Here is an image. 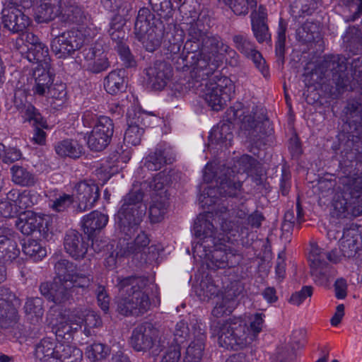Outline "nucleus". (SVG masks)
Listing matches in <instances>:
<instances>
[{"label": "nucleus", "mask_w": 362, "mask_h": 362, "mask_svg": "<svg viewBox=\"0 0 362 362\" xmlns=\"http://www.w3.org/2000/svg\"><path fill=\"white\" fill-rule=\"evenodd\" d=\"M240 223L239 221H224L221 223V230L226 236L225 238H218V240H223V242H233L239 234Z\"/></svg>", "instance_id": "48"}, {"label": "nucleus", "mask_w": 362, "mask_h": 362, "mask_svg": "<svg viewBox=\"0 0 362 362\" xmlns=\"http://www.w3.org/2000/svg\"><path fill=\"white\" fill-rule=\"evenodd\" d=\"M333 206L338 216L346 211L362 213V172L354 168L339 177Z\"/></svg>", "instance_id": "3"}, {"label": "nucleus", "mask_w": 362, "mask_h": 362, "mask_svg": "<svg viewBox=\"0 0 362 362\" xmlns=\"http://www.w3.org/2000/svg\"><path fill=\"white\" fill-rule=\"evenodd\" d=\"M110 354L109 348L102 343L92 344V361H100L106 358Z\"/></svg>", "instance_id": "62"}, {"label": "nucleus", "mask_w": 362, "mask_h": 362, "mask_svg": "<svg viewBox=\"0 0 362 362\" xmlns=\"http://www.w3.org/2000/svg\"><path fill=\"white\" fill-rule=\"evenodd\" d=\"M82 357V351L74 345L63 342L56 345L55 358L60 362H79Z\"/></svg>", "instance_id": "26"}, {"label": "nucleus", "mask_w": 362, "mask_h": 362, "mask_svg": "<svg viewBox=\"0 0 362 362\" xmlns=\"http://www.w3.org/2000/svg\"><path fill=\"white\" fill-rule=\"evenodd\" d=\"M28 320L33 324H37L42 320L44 315V300L39 297L30 298L24 305Z\"/></svg>", "instance_id": "30"}, {"label": "nucleus", "mask_w": 362, "mask_h": 362, "mask_svg": "<svg viewBox=\"0 0 362 362\" xmlns=\"http://www.w3.org/2000/svg\"><path fill=\"white\" fill-rule=\"evenodd\" d=\"M264 315H253L221 321L212 320L211 334L218 337V344L227 349H241L251 344L262 331Z\"/></svg>", "instance_id": "2"}, {"label": "nucleus", "mask_w": 362, "mask_h": 362, "mask_svg": "<svg viewBox=\"0 0 362 362\" xmlns=\"http://www.w3.org/2000/svg\"><path fill=\"white\" fill-rule=\"evenodd\" d=\"M81 228L87 236V240H85L82 235L75 230L66 231L64 238L65 252L76 261L84 259L88 250V241L90 240V214L83 216L81 221Z\"/></svg>", "instance_id": "9"}, {"label": "nucleus", "mask_w": 362, "mask_h": 362, "mask_svg": "<svg viewBox=\"0 0 362 362\" xmlns=\"http://www.w3.org/2000/svg\"><path fill=\"white\" fill-rule=\"evenodd\" d=\"M327 66L332 73L333 80L336 81L337 86L344 88L347 86V80L344 79V71L346 66L344 58L338 56L332 57L330 60L325 62Z\"/></svg>", "instance_id": "27"}, {"label": "nucleus", "mask_w": 362, "mask_h": 362, "mask_svg": "<svg viewBox=\"0 0 362 362\" xmlns=\"http://www.w3.org/2000/svg\"><path fill=\"white\" fill-rule=\"evenodd\" d=\"M37 197L35 194H32L30 191L24 190L20 193L18 199H17V206L20 209H27L32 207L37 203Z\"/></svg>", "instance_id": "55"}, {"label": "nucleus", "mask_w": 362, "mask_h": 362, "mask_svg": "<svg viewBox=\"0 0 362 362\" xmlns=\"http://www.w3.org/2000/svg\"><path fill=\"white\" fill-rule=\"evenodd\" d=\"M19 38L16 40V45H18L20 42H24L27 49L31 46H34L35 44L40 42V38L31 32H21Z\"/></svg>", "instance_id": "63"}, {"label": "nucleus", "mask_w": 362, "mask_h": 362, "mask_svg": "<svg viewBox=\"0 0 362 362\" xmlns=\"http://www.w3.org/2000/svg\"><path fill=\"white\" fill-rule=\"evenodd\" d=\"M11 173L12 181L23 187L34 186L37 180L33 173L21 165H13L11 168Z\"/></svg>", "instance_id": "31"}, {"label": "nucleus", "mask_w": 362, "mask_h": 362, "mask_svg": "<svg viewBox=\"0 0 362 362\" xmlns=\"http://www.w3.org/2000/svg\"><path fill=\"white\" fill-rule=\"evenodd\" d=\"M231 300L229 298H222L218 301L211 311L214 317L219 318L225 315H228L233 311V308H230Z\"/></svg>", "instance_id": "51"}, {"label": "nucleus", "mask_w": 362, "mask_h": 362, "mask_svg": "<svg viewBox=\"0 0 362 362\" xmlns=\"http://www.w3.org/2000/svg\"><path fill=\"white\" fill-rule=\"evenodd\" d=\"M130 344L136 351H157L163 346L158 329L148 322L139 325L134 329Z\"/></svg>", "instance_id": "10"}, {"label": "nucleus", "mask_w": 362, "mask_h": 362, "mask_svg": "<svg viewBox=\"0 0 362 362\" xmlns=\"http://www.w3.org/2000/svg\"><path fill=\"white\" fill-rule=\"evenodd\" d=\"M148 244L149 239L147 235L144 232H141L137 235L134 243H128L127 248L124 250H121L119 252H117V257L138 253L145 248Z\"/></svg>", "instance_id": "41"}, {"label": "nucleus", "mask_w": 362, "mask_h": 362, "mask_svg": "<svg viewBox=\"0 0 362 362\" xmlns=\"http://www.w3.org/2000/svg\"><path fill=\"white\" fill-rule=\"evenodd\" d=\"M218 289L217 286L210 279L203 280L200 283V293L199 295L203 296L204 300L209 299L218 294Z\"/></svg>", "instance_id": "54"}, {"label": "nucleus", "mask_w": 362, "mask_h": 362, "mask_svg": "<svg viewBox=\"0 0 362 362\" xmlns=\"http://www.w3.org/2000/svg\"><path fill=\"white\" fill-rule=\"evenodd\" d=\"M213 74L200 80L198 86H193V79L190 75L189 86L201 95L212 110L219 111L230 100L235 86L232 80L226 76H221L216 81L208 80Z\"/></svg>", "instance_id": "6"}, {"label": "nucleus", "mask_w": 362, "mask_h": 362, "mask_svg": "<svg viewBox=\"0 0 362 362\" xmlns=\"http://www.w3.org/2000/svg\"><path fill=\"white\" fill-rule=\"evenodd\" d=\"M136 36L148 52L156 50L161 42L160 35L157 33L154 28L149 29L145 33L136 35Z\"/></svg>", "instance_id": "42"}, {"label": "nucleus", "mask_w": 362, "mask_h": 362, "mask_svg": "<svg viewBox=\"0 0 362 362\" xmlns=\"http://www.w3.org/2000/svg\"><path fill=\"white\" fill-rule=\"evenodd\" d=\"M113 134V123L105 116H100L92 129V151H101L110 144Z\"/></svg>", "instance_id": "15"}, {"label": "nucleus", "mask_w": 362, "mask_h": 362, "mask_svg": "<svg viewBox=\"0 0 362 362\" xmlns=\"http://www.w3.org/2000/svg\"><path fill=\"white\" fill-rule=\"evenodd\" d=\"M313 294L311 286H303L300 291L296 292L290 298V303L295 305H300L308 297Z\"/></svg>", "instance_id": "58"}, {"label": "nucleus", "mask_w": 362, "mask_h": 362, "mask_svg": "<svg viewBox=\"0 0 362 362\" xmlns=\"http://www.w3.org/2000/svg\"><path fill=\"white\" fill-rule=\"evenodd\" d=\"M18 254L16 243L6 236L0 235V262H11Z\"/></svg>", "instance_id": "34"}, {"label": "nucleus", "mask_w": 362, "mask_h": 362, "mask_svg": "<svg viewBox=\"0 0 362 362\" xmlns=\"http://www.w3.org/2000/svg\"><path fill=\"white\" fill-rule=\"evenodd\" d=\"M233 42L235 47L246 57L255 49L252 42L247 39V36L239 35L233 37Z\"/></svg>", "instance_id": "53"}, {"label": "nucleus", "mask_w": 362, "mask_h": 362, "mask_svg": "<svg viewBox=\"0 0 362 362\" xmlns=\"http://www.w3.org/2000/svg\"><path fill=\"white\" fill-rule=\"evenodd\" d=\"M66 11L67 18L72 23H83L86 18L82 8L77 6H69Z\"/></svg>", "instance_id": "57"}, {"label": "nucleus", "mask_w": 362, "mask_h": 362, "mask_svg": "<svg viewBox=\"0 0 362 362\" xmlns=\"http://www.w3.org/2000/svg\"><path fill=\"white\" fill-rule=\"evenodd\" d=\"M17 6L5 8L2 11V23L4 28L13 33L24 31L30 23L26 13L27 8H23L20 4Z\"/></svg>", "instance_id": "14"}, {"label": "nucleus", "mask_w": 362, "mask_h": 362, "mask_svg": "<svg viewBox=\"0 0 362 362\" xmlns=\"http://www.w3.org/2000/svg\"><path fill=\"white\" fill-rule=\"evenodd\" d=\"M310 273L315 282L319 285H326L329 281V269L327 262H337L338 259L332 257V253L326 252L317 245H311L308 255Z\"/></svg>", "instance_id": "11"}, {"label": "nucleus", "mask_w": 362, "mask_h": 362, "mask_svg": "<svg viewBox=\"0 0 362 362\" xmlns=\"http://www.w3.org/2000/svg\"><path fill=\"white\" fill-rule=\"evenodd\" d=\"M360 237L354 229H346L339 240V248L342 255L345 257H354L359 250L361 243Z\"/></svg>", "instance_id": "21"}, {"label": "nucleus", "mask_w": 362, "mask_h": 362, "mask_svg": "<svg viewBox=\"0 0 362 362\" xmlns=\"http://www.w3.org/2000/svg\"><path fill=\"white\" fill-rule=\"evenodd\" d=\"M73 202L72 196L64 194L54 202L52 208L57 211H63L66 208L69 207Z\"/></svg>", "instance_id": "64"}, {"label": "nucleus", "mask_w": 362, "mask_h": 362, "mask_svg": "<svg viewBox=\"0 0 362 362\" xmlns=\"http://www.w3.org/2000/svg\"><path fill=\"white\" fill-rule=\"evenodd\" d=\"M203 24L196 22L189 29V40L184 49L187 52L185 57L186 66L191 68L193 86H199L200 80L214 74L218 67L217 53L227 52L228 47L223 45L218 37H213L202 29Z\"/></svg>", "instance_id": "1"}, {"label": "nucleus", "mask_w": 362, "mask_h": 362, "mask_svg": "<svg viewBox=\"0 0 362 362\" xmlns=\"http://www.w3.org/2000/svg\"><path fill=\"white\" fill-rule=\"evenodd\" d=\"M92 52V72L100 73L106 70L110 66L107 57L104 52L103 44L101 42H97L95 47Z\"/></svg>", "instance_id": "36"}, {"label": "nucleus", "mask_w": 362, "mask_h": 362, "mask_svg": "<svg viewBox=\"0 0 362 362\" xmlns=\"http://www.w3.org/2000/svg\"><path fill=\"white\" fill-rule=\"evenodd\" d=\"M15 310L10 308L7 303L0 299V327L7 328L14 320Z\"/></svg>", "instance_id": "49"}, {"label": "nucleus", "mask_w": 362, "mask_h": 362, "mask_svg": "<svg viewBox=\"0 0 362 362\" xmlns=\"http://www.w3.org/2000/svg\"><path fill=\"white\" fill-rule=\"evenodd\" d=\"M63 0H41L36 9V21L48 23L62 13Z\"/></svg>", "instance_id": "20"}, {"label": "nucleus", "mask_w": 362, "mask_h": 362, "mask_svg": "<svg viewBox=\"0 0 362 362\" xmlns=\"http://www.w3.org/2000/svg\"><path fill=\"white\" fill-rule=\"evenodd\" d=\"M54 25L52 26L51 35L53 38L50 46L52 52L58 58H67L85 45H88L89 38L81 30H69L60 33Z\"/></svg>", "instance_id": "8"}, {"label": "nucleus", "mask_w": 362, "mask_h": 362, "mask_svg": "<svg viewBox=\"0 0 362 362\" xmlns=\"http://www.w3.org/2000/svg\"><path fill=\"white\" fill-rule=\"evenodd\" d=\"M56 345L48 339H42L35 346V356L42 362L55 358Z\"/></svg>", "instance_id": "37"}, {"label": "nucleus", "mask_w": 362, "mask_h": 362, "mask_svg": "<svg viewBox=\"0 0 362 362\" xmlns=\"http://www.w3.org/2000/svg\"><path fill=\"white\" fill-rule=\"evenodd\" d=\"M210 139L212 142L221 144L226 147L231 145L233 140V134L230 132V125L223 124L220 127L215 128L210 134Z\"/></svg>", "instance_id": "38"}, {"label": "nucleus", "mask_w": 362, "mask_h": 362, "mask_svg": "<svg viewBox=\"0 0 362 362\" xmlns=\"http://www.w3.org/2000/svg\"><path fill=\"white\" fill-rule=\"evenodd\" d=\"M148 84L155 90H161L172 76V69L165 62H156L146 70Z\"/></svg>", "instance_id": "17"}, {"label": "nucleus", "mask_w": 362, "mask_h": 362, "mask_svg": "<svg viewBox=\"0 0 362 362\" xmlns=\"http://www.w3.org/2000/svg\"><path fill=\"white\" fill-rule=\"evenodd\" d=\"M32 122L33 126L35 127L32 140L35 144L42 145L45 143L46 140V133L44 132L43 129H47L48 127L47 121L45 120L44 125H41L40 123H37L35 121Z\"/></svg>", "instance_id": "59"}, {"label": "nucleus", "mask_w": 362, "mask_h": 362, "mask_svg": "<svg viewBox=\"0 0 362 362\" xmlns=\"http://www.w3.org/2000/svg\"><path fill=\"white\" fill-rule=\"evenodd\" d=\"M152 19V14L148 8H141L138 12L135 22V35H141L145 33L148 32L149 29L153 28L151 26V21Z\"/></svg>", "instance_id": "43"}, {"label": "nucleus", "mask_w": 362, "mask_h": 362, "mask_svg": "<svg viewBox=\"0 0 362 362\" xmlns=\"http://www.w3.org/2000/svg\"><path fill=\"white\" fill-rule=\"evenodd\" d=\"M35 86L33 88L34 93L40 95H44L49 87L52 85L53 75L44 68H36L34 71Z\"/></svg>", "instance_id": "32"}, {"label": "nucleus", "mask_w": 362, "mask_h": 362, "mask_svg": "<svg viewBox=\"0 0 362 362\" xmlns=\"http://www.w3.org/2000/svg\"><path fill=\"white\" fill-rule=\"evenodd\" d=\"M76 199L78 202L77 210L83 212L88 209V202L90 198V186L87 180L79 182L76 185Z\"/></svg>", "instance_id": "40"}, {"label": "nucleus", "mask_w": 362, "mask_h": 362, "mask_svg": "<svg viewBox=\"0 0 362 362\" xmlns=\"http://www.w3.org/2000/svg\"><path fill=\"white\" fill-rule=\"evenodd\" d=\"M248 57L252 59L257 68L261 71L264 77H267L269 75V70L268 67L266 66V62L258 51L254 49Z\"/></svg>", "instance_id": "60"}, {"label": "nucleus", "mask_w": 362, "mask_h": 362, "mask_svg": "<svg viewBox=\"0 0 362 362\" xmlns=\"http://www.w3.org/2000/svg\"><path fill=\"white\" fill-rule=\"evenodd\" d=\"M219 4L228 6L235 15H246L249 8L257 6V0H217Z\"/></svg>", "instance_id": "39"}, {"label": "nucleus", "mask_w": 362, "mask_h": 362, "mask_svg": "<svg viewBox=\"0 0 362 362\" xmlns=\"http://www.w3.org/2000/svg\"><path fill=\"white\" fill-rule=\"evenodd\" d=\"M55 151L60 156L77 158L83 153V148L77 141L66 139L59 143Z\"/></svg>", "instance_id": "33"}, {"label": "nucleus", "mask_w": 362, "mask_h": 362, "mask_svg": "<svg viewBox=\"0 0 362 362\" xmlns=\"http://www.w3.org/2000/svg\"><path fill=\"white\" fill-rule=\"evenodd\" d=\"M152 115L141 110H131L127 112L128 127L124 141L132 146L139 145L144 133V129L151 124Z\"/></svg>", "instance_id": "12"}, {"label": "nucleus", "mask_w": 362, "mask_h": 362, "mask_svg": "<svg viewBox=\"0 0 362 362\" xmlns=\"http://www.w3.org/2000/svg\"><path fill=\"white\" fill-rule=\"evenodd\" d=\"M43 223L44 219L32 211L21 213L16 221V227L25 235H30L37 230L40 233L45 231Z\"/></svg>", "instance_id": "19"}, {"label": "nucleus", "mask_w": 362, "mask_h": 362, "mask_svg": "<svg viewBox=\"0 0 362 362\" xmlns=\"http://www.w3.org/2000/svg\"><path fill=\"white\" fill-rule=\"evenodd\" d=\"M127 81L124 78V71H112L104 79V88L111 95L117 94L125 90Z\"/></svg>", "instance_id": "25"}, {"label": "nucleus", "mask_w": 362, "mask_h": 362, "mask_svg": "<svg viewBox=\"0 0 362 362\" xmlns=\"http://www.w3.org/2000/svg\"><path fill=\"white\" fill-rule=\"evenodd\" d=\"M212 217L213 214L211 212L199 216L195 223L194 230L197 237L203 240L209 238L213 243L216 244L215 228L213 223L211 222Z\"/></svg>", "instance_id": "24"}, {"label": "nucleus", "mask_w": 362, "mask_h": 362, "mask_svg": "<svg viewBox=\"0 0 362 362\" xmlns=\"http://www.w3.org/2000/svg\"><path fill=\"white\" fill-rule=\"evenodd\" d=\"M146 280L142 278L127 277L118 284L117 310L123 315H139L147 312L150 301L144 288Z\"/></svg>", "instance_id": "4"}, {"label": "nucleus", "mask_w": 362, "mask_h": 362, "mask_svg": "<svg viewBox=\"0 0 362 362\" xmlns=\"http://www.w3.org/2000/svg\"><path fill=\"white\" fill-rule=\"evenodd\" d=\"M71 286L72 283L54 279L50 301L54 302L57 305L67 301L71 296Z\"/></svg>", "instance_id": "35"}, {"label": "nucleus", "mask_w": 362, "mask_h": 362, "mask_svg": "<svg viewBox=\"0 0 362 362\" xmlns=\"http://www.w3.org/2000/svg\"><path fill=\"white\" fill-rule=\"evenodd\" d=\"M23 251L34 261H38L46 256L45 249L35 240H28L25 243Z\"/></svg>", "instance_id": "46"}, {"label": "nucleus", "mask_w": 362, "mask_h": 362, "mask_svg": "<svg viewBox=\"0 0 362 362\" xmlns=\"http://www.w3.org/2000/svg\"><path fill=\"white\" fill-rule=\"evenodd\" d=\"M243 127L245 134L251 142L257 145H260V141L272 132L269 121L263 115L261 117L246 116L243 119Z\"/></svg>", "instance_id": "13"}, {"label": "nucleus", "mask_w": 362, "mask_h": 362, "mask_svg": "<svg viewBox=\"0 0 362 362\" xmlns=\"http://www.w3.org/2000/svg\"><path fill=\"white\" fill-rule=\"evenodd\" d=\"M173 160L169 148L160 147L148 156L145 166L148 170L156 171L165 164L171 163Z\"/></svg>", "instance_id": "23"}, {"label": "nucleus", "mask_w": 362, "mask_h": 362, "mask_svg": "<svg viewBox=\"0 0 362 362\" xmlns=\"http://www.w3.org/2000/svg\"><path fill=\"white\" fill-rule=\"evenodd\" d=\"M48 53V47L40 42L28 48L25 57L30 62H42L46 61Z\"/></svg>", "instance_id": "44"}, {"label": "nucleus", "mask_w": 362, "mask_h": 362, "mask_svg": "<svg viewBox=\"0 0 362 362\" xmlns=\"http://www.w3.org/2000/svg\"><path fill=\"white\" fill-rule=\"evenodd\" d=\"M195 322H196L191 324V328H189L187 322L183 320L177 323L174 333L175 345H178L180 347V344L186 341L188 339H193V334L192 333V325Z\"/></svg>", "instance_id": "45"}, {"label": "nucleus", "mask_w": 362, "mask_h": 362, "mask_svg": "<svg viewBox=\"0 0 362 362\" xmlns=\"http://www.w3.org/2000/svg\"><path fill=\"white\" fill-rule=\"evenodd\" d=\"M13 105L21 112H24L25 120L31 122L35 121L44 125L45 118L41 115L39 111L27 100V94L23 90H17L15 91L13 97Z\"/></svg>", "instance_id": "18"}, {"label": "nucleus", "mask_w": 362, "mask_h": 362, "mask_svg": "<svg viewBox=\"0 0 362 362\" xmlns=\"http://www.w3.org/2000/svg\"><path fill=\"white\" fill-rule=\"evenodd\" d=\"M193 339L187 348L184 362H201L206 339L203 325L197 321L192 325Z\"/></svg>", "instance_id": "16"}, {"label": "nucleus", "mask_w": 362, "mask_h": 362, "mask_svg": "<svg viewBox=\"0 0 362 362\" xmlns=\"http://www.w3.org/2000/svg\"><path fill=\"white\" fill-rule=\"evenodd\" d=\"M142 199L141 192H132L122 200V205L117 215V223L125 236L131 237L136 233L145 215L146 206L141 202Z\"/></svg>", "instance_id": "7"}, {"label": "nucleus", "mask_w": 362, "mask_h": 362, "mask_svg": "<svg viewBox=\"0 0 362 362\" xmlns=\"http://www.w3.org/2000/svg\"><path fill=\"white\" fill-rule=\"evenodd\" d=\"M123 25L124 21L121 16H116L112 19L109 34L113 40L119 41L124 38L125 33L123 30Z\"/></svg>", "instance_id": "50"}, {"label": "nucleus", "mask_w": 362, "mask_h": 362, "mask_svg": "<svg viewBox=\"0 0 362 362\" xmlns=\"http://www.w3.org/2000/svg\"><path fill=\"white\" fill-rule=\"evenodd\" d=\"M46 93L48 103L53 110H59L66 101V90L64 83L52 84L48 88Z\"/></svg>", "instance_id": "28"}, {"label": "nucleus", "mask_w": 362, "mask_h": 362, "mask_svg": "<svg viewBox=\"0 0 362 362\" xmlns=\"http://www.w3.org/2000/svg\"><path fill=\"white\" fill-rule=\"evenodd\" d=\"M252 29L259 42H262L269 38L268 27L265 23H252Z\"/></svg>", "instance_id": "56"}, {"label": "nucleus", "mask_w": 362, "mask_h": 362, "mask_svg": "<svg viewBox=\"0 0 362 362\" xmlns=\"http://www.w3.org/2000/svg\"><path fill=\"white\" fill-rule=\"evenodd\" d=\"M163 193L165 194V192ZM168 199V194L153 196L149 207V217L151 222L158 223L163 219L167 211Z\"/></svg>", "instance_id": "29"}, {"label": "nucleus", "mask_w": 362, "mask_h": 362, "mask_svg": "<svg viewBox=\"0 0 362 362\" xmlns=\"http://www.w3.org/2000/svg\"><path fill=\"white\" fill-rule=\"evenodd\" d=\"M170 181V177L168 174L160 172L158 173L153 178V181L151 182L150 187L152 188L156 193L154 195H164L163 193L165 192V194H167V187L168 186Z\"/></svg>", "instance_id": "47"}, {"label": "nucleus", "mask_w": 362, "mask_h": 362, "mask_svg": "<svg viewBox=\"0 0 362 362\" xmlns=\"http://www.w3.org/2000/svg\"><path fill=\"white\" fill-rule=\"evenodd\" d=\"M76 327L74 328L76 330ZM74 328L69 323H61L56 327L55 334L59 343L63 340L69 341L73 338Z\"/></svg>", "instance_id": "52"}, {"label": "nucleus", "mask_w": 362, "mask_h": 362, "mask_svg": "<svg viewBox=\"0 0 362 362\" xmlns=\"http://www.w3.org/2000/svg\"><path fill=\"white\" fill-rule=\"evenodd\" d=\"M180 347L178 345H171L165 352L160 362H180Z\"/></svg>", "instance_id": "61"}, {"label": "nucleus", "mask_w": 362, "mask_h": 362, "mask_svg": "<svg viewBox=\"0 0 362 362\" xmlns=\"http://www.w3.org/2000/svg\"><path fill=\"white\" fill-rule=\"evenodd\" d=\"M218 172L214 173L213 166L207 164L204 170L203 178L204 180L210 183L212 182L213 179H215L216 187H209L206 193L203 195V199H201L202 202L205 204L211 205L216 202L218 198L217 194L221 196L233 197L237 195L238 192L241 188L240 176H245L243 173L240 171L235 174L233 169L223 167L219 170L218 176Z\"/></svg>", "instance_id": "5"}, {"label": "nucleus", "mask_w": 362, "mask_h": 362, "mask_svg": "<svg viewBox=\"0 0 362 362\" xmlns=\"http://www.w3.org/2000/svg\"><path fill=\"white\" fill-rule=\"evenodd\" d=\"M77 264L67 259H57L54 263V272L56 275L54 279L71 283L77 273Z\"/></svg>", "instance_id": "22"}]
</instances>
